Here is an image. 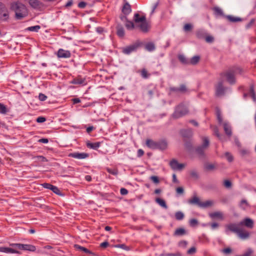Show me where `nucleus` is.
Returning a JSON list of instances; mask_svg holds the SVG:
<instances>
[{
	"label": "nucleus",
	"instance_id": "obj_57",
	"mask_svg": "<svg viewBox=\"0 0 256 256\" xmlns=\"http://www.w3.org/2000/svg\"><path fill=\"white\" fill-rule=\"evenodd\" d=\"M198 222L196 219L193 218L190 220V224L192 226H194L198 224Z\"/></svg>",
	"mask_w": 256,
	"mask_h": 256
},
{
	"label": "nucleus",
	"instance_id": "obj_15",
	"mask_svg": "<svg viewBox=\"0 0 256 256\" xmlns=\"http://www.w3.org/2000/svg\"><path fill=\"white\" fill-rule=\"evenodd\" d=\"M68 156L76 159L80 160L86 158L87 157H88V154L84 152H74L70 154Z\"/></svg>",
	"mask_w": 256,
	"mask_h": 256
},
{
	"label": "nucleus",
	"instance_id": "obj_58",
	"mask_svg": "<svg viewBox=\"0 0 256 256\" xmlns=\"http://www.w3.org/2000/svg\"><path fill=\"white\" fill-rule=\"evenodd\" d=\"M188 242L186 240H181L178 242V246L180 247L186 248Z\"/></svg>",
	"mask_w": 256,
	"mask_h": 256
},
{
	"label": "nucleus",
	"instance_id": "obj_22",
	"mask_svg": "<svg viewBox=\"0 0 256 256\" xmlns=\"http://www.w3.org/2000/svg\"><path fill=\"white\" fill-rule=\"evenodd\" d=\"M227 228L230 230L235 232L236 234H238V230L240 228L238 227V225L234 224L228 225Z\"/></svg>",
	"mask_w": 256,
	"mask_h": 256
},
{
	"label": "nucleus",
	"instance_id": "obj_37",
	"mask_svg": "<svg viewBox=\"0 0 256 256\" xmlns=\"http://www.w3.org/2000/svg\"><path fill=\"white\" fill-rule=\"evenodd\" d=\"M125 26L128 30H131L134 28V24L133 22L128 20L126 21Z\"/></svg>",
	"mask_w": 256,
	"mask_h": 256
},
{
	"label": "nucleus",
	"instance_id": "obj_49",
	"mask_svg": "<svg viewBox=\"0 0 256 256\" xmlns=\"http://www.w3.org/2000/svg\"><path fill=\"white\" fill-rule=\"evenodd\" d=\"M192 26L190 24H186L184 27V30L185 32H188L192 30Z\"/></svg>",
	"mask_w": 256,
	"mask_h": 256
},
{
	"label": "nucleus",
	"instance_id": "obj_38",
	"mask_svg": "<svg viewBox=\"0 0 256 256\" xmlns=\"http://www.w3.org/2000/svg\"><path fill=\"white\" fill-rule=\"evenodd\" d=\"M175 217L176 220H180L184 218V214L182 212H177L175 214Z\"/></svg>",
	"mask_w": 256,
	"mask_h": 256
},
{
	"label": "nucleus",
	"instance_id": "obj_26",
	"mask_svg": "<svg viewBox=\"0 0 256 256\" xmlns=\"http://www.w3.org/2000/svg\"><path fill=\"white\" fill-rule=\"evenodd\" d=\"M146 18L144 16H142V17H140V15L138 14H136L134 15V20L136 23L142 22L144 21H146Z\"/></svg>",
	"mask_w": 256,
	"mask_h": 256
},
{
	"label": "nucleus",
	"instance_id": "obj_40",
	"mask_svg": "<svg viewBox=\"0 0 256 256\" xmlns=\"http://www.w3.org/2000/svg\"><path fill=\"white\" fill-rule=\"evenodd\" d=\"M226 18L231 22H238L241 21V18H240L234 17L231 16H226Z\"/></svg>",
	"mask_w": 256,
	"mask_h": 256
},
{
	"label": "nucleus",
	"instance_id": "obj_17",
	"mask_svg": "<svg viewBox=\"0 0 256 256\" xmlns=\"http://www.w3.org/2000/svg\"><path fill=\"white\" fill-rule=\"evenodd\" d=\"M167 148L168 142L166 140H162L158 142L156 149H159L160 150H164L166 149Z\"/></svg>",
	"mask_w": 256,
	"mask_h": 256
},
{
	"label": "nucleus",
	"instance_id": "obj_62",
	"mask_svg": "<svg viewBox=\"0 0 256 256\" xmlns=\"http://www.w3.org/2000/svg\"><path fill=\"white\" fill-rule=\"evenodd\" d=\"M190 174L192 177L197 178H198V174H197V172L195 170H192L190 172Z\"/></svg>",
	"mask_w": 256,
	"mask_h": 256
},
{
	"label": "nucleus",
	"instance_id": "obj_20",
	"mask_svg": "<svg viewBox=\"0 0 256 256\" xmlns=\"http://www.w3.org/2000/svg\"><path fill=\"white\" fill-rule=\"evenodd\" d=\"M157 143L158 142H155L152 140L148 139L146 140V146L150 148L156 150L157 147Z\"/></svg>",
	"mask_w": 256,
	"mask_h": 256
},
{
	"label": "nucleus",
	"instance_id": "obj_46",
	"mask_svg": "<svg viewBox=\"0 0 256 256\" xmlns=\"http://www.w3.org/2000/svg\"><path fill=\"white\" fill-rule=\"evenodd\" d=\"M106 170L108 173L114 176H116L118 174V170L116 169H111L110 168H107Z\"/></svg>",
	"mask_w": 256,
	"mask_h": 256
},
{
	"label": "nucleus",
	"instance_id": "obj_3",
	"mask_svg": "<svg viewBox=\"0 0 256 256\" xmlns=\"http://www.w3.org/2000/svg\"><path fill=\"white\" fill-rule=\"evenodd\" d=\"M188 112V106L184 104H180L176 107L172 116L175 118H178L186 115Z\"/></svg>",
	"mask_w": 256,
	"mask_h": 256
},
{
	"label": "nucleus",
	"instance_id": "obj_39",
	"mask_svg": "<svg viewBox=\"0 0 256 256\" xmlns=\"http://www.w3.org/2000/svg\"><path fill=\"white\" fill-rule=\"evenodd\" d=\"M146 48L148 51L151 52L155 49V46L152 42H149L146 45Z\"/></svg>",
	"mask_w": 256,
	"mask_h": 256
},
{
	"label": "nucleus",
	"instance_id": "obj_55",
	"mask_svg": "<svg viewBox=\"0 0 256 256\" xmlns=\"http://www.w3.org/2000/svg\"><path fill=\"white\" fill-rule=\"evenodd\" d=\"M150 178L155 184H158L160 182L159 179L156 176H150Z\"/></svg>",
	"mask_w": 256,
	"mask_h": 256
},
{
	"label": "nucleus",
	"instance_id": "obj_27",
	"mask_svg": "<svg viewBox=\"0 0 256 256\" xmlns=\"http://www.w3.org/2000/svg\"><path fill=\"white\" fill-rule=\"evenodd\" d=\"M87 146L89 148H92L94 150H96L98 148L100 145V142H96L94 143H91V142H88Z\"/></svg>",
	"mask_w": 256,
	"mask_h": 256
},
{
	"label": "nucleus",
	"instance_id": "obj_2",
	"mask_svg": "<svg viewBox=\"0 0 256 256\" xmlns=\"http://www.w3.org/2000/svg\"><path fill=\"white\" fill-rule=\"evenodd\" d=\"M202 143L201 146H198L196 148V152L199 157L203 158L205 156V151L210 146V140L208 137L202 138Z\"/></svg>",
	"mask_w": 256,
	"mask_h": 256
},
{
	"label": "nucleus",
	"instance_id": "obj_59",
	"mask_svg": "<svg viewBox=\"0 0 256 256\" xmlns=\"http://www.w3.org/2000/svg\"><path fill=\"white\" fill-rule=\"evenodd\" d=\"M216 116H217V118H218V121L219 123H220V124L222 123V117L221 116L220 112V111H218L217 112Z\"/></svg>",
	"mask_w": 256,
	"mask_h": 256
},
{
	"label": "nucleus",
	"instance_id": "obj_8",
	"mask_svg": "<svg viewBox=\"0 0 256 256\" xmlns=\"http://www.w3.org/2000/svg\"><path fill=\"white\" fill-rule=\"evenodd\" d=\"M225 88L223 86L222 82L220 81L216 86V96H222L224 94Z\"/></svg>",
	"mask_w": 256,
	"mask_h": 256
},
{
	"label": "nucleus",
	"instance_id": "obj_13",
	"mask_svg": "<svg viewBox=\"0 0 256 256\" xmlns=\"http://www.w3.org/2000/svg\"><path fill=\"white\" fill-rule=\"evenodd\" d=\"M57 56L59 58H69L71 56V53L69 50L60 48L57 52Z\"/></svg>",
	"mask_w": 256,
	"mask_h": 256
},
{
	"label": "nucleus",
	"instance_id": "obj_52",
	"mask_svg": "<svg viewBox=\"0 0 256 256\" xmlns=\"http://www.w3.org/2000/svg\"><path fill=\"white\" fill-rule=\"evenodd\" d=\"M179 92L184 93L187 91V88L184 84H181L178 88Z\"/></svg>",
	"mask_w": 256,
	"mask_h": 256
},
{
	"label": "nucleus",
	"instance_id": "obj_28",
	"mask_svg": "<svg viewBox=\"0 0 256 256\" xmlns=\"http://www.w3.org/2000/svg\"><path fill=\"white\" fill-rule=\"evenodd\" d=\"M139 27L141 30L143 32H147L148 31V24L146 21L142 22L140 24Z\"/></svg>",
	"mask_w": 256,
	"mask_h": 256
},
{
	"label": "nucleus",
	"instance_id": "obj_12",
	"mask_svg": "<svg viewBox=\"0 0 256 256\" xmlns=\"http://www.w3.org/2000/svg\"><path fill=\"white\" fill-rule=\"evenodd\" d=\"M234 74L231 70L222 74L221 76L226 77L228 82L230 84H234L236 82Z\"/></svg>",
	"mask_w": 256,
	"mask_h": 256
},
{
	"label": "nucleus",
	"instance_id": "obj_11",
	"mask_svg": "<svg viewBox=\"0 0 256 256\" xmlns=\"http://www.w3.org/2000/svg\"><path fill=\"white\" fill-rule=\"evenodd\" d=\"M170 165L174 170H181L185 166L184 164H179L176 160H171L170 163Z\"/></svg>",
	"mask_w": 256,
	"mask_h": 256
},
{
	"label": "nucleus",
	"instance_id": "obj_53",
	"mask_svg": "<svg viewBox=\"0 0 256 256\" xmlns=\"http://www.w3.org/2000/svg\"><path fill=\"white\" fill-rule=\"evenodd\" d=\"M114 247L118 248H121L122 249H124V250H128V247L126 246L124 244L114 245Z\"/></svg>",
	"mask_w": 256,
	"mask_h": 256
},
{
	"label": "nucleus",
	"instance_id": "obj_45",
	"mask_svg": "<svg viewBox=\"0 0 256 256\" xmlns=\"http://www.w3.org/2000/svg\"><path fill=\"white\" fill-rule=\"evenodd\" d=\"M40 26H32L28 27L27 30L30 31L32 32H38L40 29Z\"/></svg>",
	"mask_w": 256,
	"mask_h": 256
},
{
	"label": "nucleus",
	"instance_id": "obj_10",
	"mask_svg": "<svg viewBox=\"0 0 256 256\" xmlns=\"http://www.w3.org/2000/svg\"><path fill=\"white\" fill-rule=\"evenodd\" d=\"M30 5L34 9L40 10L44 7V4L38 0H29Z\"/></svg>",
	"mask_w": 256,
	"mask_h": 256
},
{
	"label": "nucleus",
	"instance_id": "obj_35",
	"mask_svg": "<svg viewBox=\"0 0 256 256\" xmlns=\"http://www.w3.org/2000/svg\"><path fill=\"white\" fill-rule=\"evenodd\" d=\"M206 34V32L204 30H199L196 32V36L198 38H204Z\"/></svg>",
	"mask_w": 256,
	"mask_h": 256
},
{
	"label": "nucleus",
	"instance_id": "obj_31",
	"mask_svg": "<svg viewBox=\"0 0 256 256\" xmlns=\"http://www.w3.org/2000/svg\"><path fill=\"white\" fill-rule=\"evenodd\" d=\"M156 202L162 207L166 209L168 208L166 202L163 199L158 198L156 199Z\"/></svg>",
	"mask_w": 256,
	"mask_h": 256
},
{
	"label": "nucleus",
	"instance_id": "obj_44",
	"mask_svg": "<svg viewBox=\"0 0 256 256\" xmlns=\"http://www.w3.org/2000/svg\"><path fill=\"white\" fill-rule=\"evenodd\" d=\"M224 186L226 188H230L232 186V184L229 180H224Z\"/></svg>",
	"mask_w": 256,
	"mask_h": 256
},
{
	"label": "nucleus",
	"instance_id": "obj_64",
	"mask_svg": "<svg viewBox=\"0 0 256 256\" xmlns=\"http://www.w3.org/2000/svg\"><path fill=\"white\" fill-rule=\"evenodd\" d=\"M38 98L41 101H44L46 99L47 96H45L44 94H40Z\"/></svg>",
	"mask_w": 256,
	"mask_h": 256
},
{
	"label": "nucleus",
	"instance_id": "obj_63",
	"mask_svg": "<svg viewBox=\"0 0 256 256\" xmlns=\"http://www.w3.org/2000/svg\"><path fill=\"white\" fill-rule=\"evenodd\" d=\"M176 192L178 194H183L184 190L182 187H178L176 189Z\"/></svg>",
	"mask_w": 256,
	"mask_h": 256
},
{
	"label": "nucleus",
	"instance_id": "obj_1",
	"mask_svg": "<svg viewBox=\"0 0 256 256\" xmlns=\"http://www.w3.org/2000/svg\"><path fill=\"white\" fill-rule=\"evenodd\" d=\"M10 8L15 12L16 18L18 20L22 19L28 14L26 6L19 2H12L10 4Z\"/></svg>",
	"mask_w": 256,
	"mask_h": 256
},
{
	"label": "nucleus",
	"instance_id": "obj_7",
	"mask_svg": "<svg viewBox=\"0 0 256 256\" xmlns=\"http://www.w3.org/2000/svg\"><path fill=\"white\" fill-rule=\"evenodd\" d=\"M8 18V14L4 4L0 2V19L6 20Z\"/></svg>",
	"mask_w": 256,
	"mask_h": 256
},
{
	"label": "nucleus",
	"instance_id": "obj_5",
	"mask_svg": "<svg viewBox=\"0 0 256 256\" xmlns=\"http://www.w3.org/2000/svg\"><path fill=\"white\" fill-rule=\"evenodd\" d=\"M13 246L16 247L18 250H22L30 252H34L36 250V247L34 246L31 244H14Z\"/></svg>",
	"mask_w": 256,
	"mask_h": 256
},
{
	"label": "nucleus",
	"instance_id": "obj_42",
	"mask_svg": "<svg viewBox=\"0 0 256 256\" xmlns=\"http://www.w3.org/2000/svg\"><path fill=\"white\" fill-rule=\"evenodd\" d=\"M250 92L251 96L254 102H256V95L254 90V88L253 86H251L250 88Z\"/></svg>",
	"mask_w": 256,
	"mask_h": 256
},
{
	"label": "nucleus",
	"instance_id": "obj_29",
	"mask_svg": "<svg viewBox=\"0 0 256 256\" xmlns=\"http://www.w3.org/2000/svg\"><path fill=\"white\" fill-rule=\"evenodd\" d=\"M186 234V232L185 230L183 228H177L174 232V236H183Z\"/></svg>",
	"mask_w": 256,
	"mask_h": 256
},
{
	"label": "nucleus",
	"instance_id": "obj_32",
	"mask_svg": "<svg viewBox=\"0 0 256 256\" xmlns=\"http://www.w3.org/2000/svg\"><path fill=\"white\" fill-rule=\"evenodd\" d=\"M74 246L76 249H77L78 250H82L85 253L89 254H92V252L90 250H89L88 249H87L86 248L78 244H75Z\"/></svg>",
	"mask_w": 256,
	"mask_h": 256
},
{
	"label": "nucleus",
	"instance_id": "obj_23",
	"mask_svg": "<svg viewBox=\"0 0 256 256\" xmlns=\"http://www.w3.org/2000/svg\"><path fill=\"white\" fill-rule=\"evenodd\" d=\"M117 34L120 38H122L124 36V30L122 25L118 24L116 26Z\"/></svg>",
	"mask_w": 256,
	"mask_h": 256
},
{
	"label": "nucleus",
	"instance_id": "obj_48",
	"mask_svg": "<svg viewBox=\"0 0 256 256\" xmlns=\"http://www.w3.org/2000/svg\"><path fill=\"white\" fill-rule=\"evenodd\" d=\"M224 155L226 158L229 162H232L233 160V156L230 152H226L224 154Z\"/></svg>",
	"mask_w": 256,
	"mask_h": 256
},
{
	"label": "nucleus",
	"instance_id": "obj_47",
	"mask_svg": "<svg viewBox=\"0 0 256 256\" xmlns=\"http://www.w3.org/2000/svg\"><path fill=\"white\" fill-rule=\"evenodd\" d=\"M234 74H241L242 70L239 67H234L230 70Z\"/></svg>",
	"mask_w": 256,
	"mask_h": 256
},
{
	"label": "nucleus",
	"instance_id": "obj_4",
	"mask_svg": "<svg viewBox=\"0 0 256 256\" xmlns=\"http://www.w3.org/2000/svg\"><path fill=\"white\" fill-rule=\"evenodd\" d=\"M17 244H10V247L7 248L2 246L0 247V252H5L7 254H20L18 249L13 245Z\"/></svg>",
	"mask_w": 256,
	"mask_h": 256
},
{
	"label": "nucleus",
	"instance_id": "obj_43",
	"mask_svg": "<svg viewBox=\"0 0 256 256\" xmlns=\"http://www.w3.org/2000/svg\"><path fill=\"white\" fill-rule=\"evenodd\" d=\"M248 206V204L246 200H242L240 202V206L243 208L246 209Z\"/></svg>",
	"mask_w": 256,
	"mask_h": 256
},
{
	"label": "nucleus",
	"instance_id": "obj_14",
	"mask_svg": "<svg viewBox=\"0 0 256 256\" xmlns=\"http://www.w3.org/2000/svg\"><path fill=\"white\" fill-rule=\"evenodd\" d=\"M237 234L238 236L242 240L248 239L250 236V232L242 228L238 230Z\"/></svg>",
	"mask_w": 256,
	"mask_h": 256
},
{
	"label": "nucleus",
	"instance_id": "obj_36",
	"mask_svg": "<svg viewBox=\"0 0 256 256\" xmlns=\"http://www.w3.org/2000/svg\"><path fill=\"white\" fill-rule=\"evenodd\" d=\"M213 202L210 200L202 202L200 208H206L211 206L213 204Z\"/></svg>",
	"mask_w": 256,
	"mask_h": 256
},
{
	"label": "nucleus",
	"instance_id": "obj_30",
	"mask_svg": "<svg viewBox=\"0 0 256 256\" xmlns=\"http://www.w3.org/2000/svg\"><path fill=\"white\" fill-rule=\"evenodd\" d=\"M138 72H140L144 78H148L150 76V74H148L144 68H142L141 70H138Z\"/></svg>",
	"mask_w": 256,
	"mask_h": 256
},
{
	"label": "nucleus",
	"instance_id": "obj_16",
	"mask_svg": "<svg viewBox=\"0 0 256 256\" xmlns=\"http://www.w3.org/2000/svg\"><path fill=\"white\" fill-rule=\"evenodd\" d=\"M188 203L191 204H196L200 207L202 202L200 201V198L196 196H194L191 199L188 201Z\"/></svg>",
	"mask_w": 256,
	"mask_h": 256
},
{
	"label": "nucleus",
	"instance_id": "obj_6",
	"mask_svg": "<svg viewBox=\"0 0 256 256\" xmlns=\"http://www.w3.org/2000/svg\"><path fill=\"white\" fill-rule=\"evenodd\" d=\"M139 46L140 45L138 44H134L122 48V52L124 54H129L131 52L136 51Z\"/></svg>",
	"mask_w": 256,
	"mask_h": 256
},
{
	"label": "nucleus",
	"instance_id": "obj_60",
	"mask_svg": "<svg viewBox=\"0 0 256 256\" xmlns=\"http://www.w3.org/2000/svg\"><path fill=\"white\" fill-rule=\"evenodd\" d=\"M252 252H253L252 250L250 248H249L247 250L246 252L245 253H244L243 254L244 256H250Z\"/></svg>",
	"mask_w": 256,
	"mask_h": 256
},
{
	"label": "nucleus",
	"instance_id": "obj_24",
	"mask_svg": "<svg viewBox=\"0 0 256 256\" xmlns=\"http://www.w3.org/2000/svg\"><path fill=\"white\" fill-rule=\"evenodd\" d=\"M180 134L182 136L188 138L192 136V132L191 129L184 130L180 131Z\"/></svg>",
	"mask_w": 256,
	"mask_h": 256
},
{
	"label": "nucleus",
	"instance_id": "obj_34",
	"mask_svg": "<svg viewBox=\"0 0 256 256\" xmlns=\"http://www.w3.org/2000/svg\"><path fill=\"white\" fill-rule=\"evenodd\" d=\"M200 57L198 56H193L190 60H189V64L195 65L197 64L200 61Z\"/></svg>",
	"mask_w": 256,
	"mask_h": 256
},
{
	"label": "nucleus",
	"instance_id": "obj_51",
	"mask_svg": "<svg viewBox=\"0 0 256 256\" xmlns=\"http://www.w3.org/2000/svg\"><path fill=\"white\" fill-rule=\"evenodd\" d=\"M51 190L54 192L55 194H60V190L56 186H52L51 188Z\"/></svg>",
	"mask_w": 256,
	"mask_h": 256
},
{
	"label": "nucleus",
	"instance_id": "obj_54",
	"mask_svg": "<svg viewBox=\"0 0 256 256\" xmlns=\"http://www.w3.org/2000/svg\"><path fill=\"white\" fill-rule=\"evenodd\" d=\"M196 248L194 246L190 248L187 252V254H193L196 252Z\"/></svg>",
	"mask_w": 256,
	"mask_h": 256
},
{
	"label": "nucleus",
	"instance_id": "obj_41",
	"mask_svg": "<svg viewBox=\"0 0 256 256\" xmlns=\"http://www.w3.org/2000/svg\"><path fill=\"white\" fill-rule=\"evenodd\" d=\"M215 14L218 15V16H223V12L222 9H220L218 7H215L213 9Z\"/></svg>",
	"mask_w": 256,
	"mask_h": 256
},
{
	"label": "nucleus",
	"instance_id": "obj_21",
	"mask_svg": "<svg viewBox=\"0 0 256 256\" xmlns=\"http://www.w3.org/2000/svg\"><path fill=\"white\" fill-rule=\"evenodd\" d=\"M224 128L226 134L229 136L232 134V128L230 126L227 122L224 124Z\"/></svg>",
	"mask_w": 256,
	"mask_h": 256
},
{
	"label": "nucleus",
	"instance_id": "obj_9",
	"mask_svg": "<svg viewBox=\"0 0 256 256\" xmlns=\"http://www.w3.org/2000/svg\"><path fill=\"white\" fill-rule=\"evenodd\" d=\"M238 225L244 226L246 227L249 228H252L254 226V220L248 218H244L242 221H241Z\"/></svg>",
	"mask_w": 256,
	"mask_h": 256
},
{
	"label": "nucleus",
	"instance_id": "obj_33",
	"mask_svg": "<svg viewBox=\"0 0 256 256\" xmlns=\"http://www.w3.org/2000/svg\"><path fill=\"white\" fill-rule=\"evenodd\" d=\"M179 60L183 64H189V60L183 54H180L178 56Z\"/></svg>",
	"mask_w": 256,
	"mask_h": 256
},
{
	"label": "nucleus",
	"instance_id": "obj_50",
	"mask_svg": "<svg viewBox=\"0 0 256 256\" xmlns=\"http://www.w3.org/2000/svg\"><path fill=\"white\" fill-rule=\"evenodd\" d=\"M6 108L4 105L0 103V113L5 114L6 112Z\"/></svg>",
	"mask_w": 256,
	"mask_h": 256
},
{
	"label": "nucleus",
	"instance_id": "obj_19",
	"mask_svg": "<svg viewBox=\"0 0 256 256\" xmlns=\"http://www.w3.org/2000/svg\"><path fill=\"white\" fill-rule=\"evenodd\" d=\"M210 216L212 218H218L220 220H222L224 219L223 214L220 212H216L211 213L210 214Z\"/></svg>",
	"mask_w": 256,
	"mask_h": 256
},
{
	"label": "nucleus",
	"instance_id": "obj_18",
	"mask_svg": "<svg viewBox=\"0 0 256 256\" xmlns=\"http://www.w3.org/2000/svg\"><path fill=\"white\" fill-rule=\"evenodd\" d=\"M131 12L132 9L130 5L128 2H126L122 8V13L125 15H128L130 14Z\"/></svg>",
	"mask_w": 256,
	"mask_h": 256
},
{
	"label": "nucleus",
	"instance_id": "obj_61",
	"mask_svg": "<svg viewBox=\"0 0 256 256\" xmlns=\"http://www.w3.org/2000/svg\"><path fill=\"white\" fill-rule=\"evenodd\" d=\"M46 120V118H44V117H42V116H39V117H38V118H36V121L38 122H39V123L44 122Z\"/></svg>",
	"mask_w": 256,
	"mask_h": 256
},
{
	"label": "nucleus",
	"instance_id": "obj_25",
	"mask_svg": "<svg viewBox=\"0 0 256 256\" xmlns=\"http://www.w3.org/2000/svg\"><path fill=\"white\" fill-rule=\"evenodd\" d=\"M72 83L75 84L82 85H86V80L84 78H75L72 81Z\"/></svg>",
	"mask_w": 256,
	"mask_h": 256
},
{
	"label": "nucleus",
	"instance_id": "obj_56",
	"mask_svg": "<svg viewBox=\"0 0 256 256\" xmlns=\"http://www.w3.org/2000/svg\"><path fill=\"white\" fill-rule=\"evenodd\" d=\"M205 40L207 42L211 43L214 42V38L212 36H208L206 37Z\"/></svg>",
	"mask_w": 256,
	"mask_h": 256
}]
</instances>
